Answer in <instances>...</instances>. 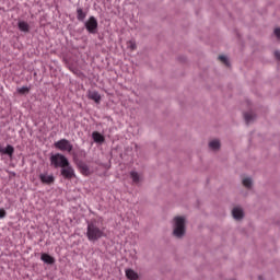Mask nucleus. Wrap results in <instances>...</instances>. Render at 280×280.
<instances>
[{
    "mask_svg": "<svg viewBox=\"0 0 280 280\" xmlns=\"http://www.w3.org/2000/svg\"><path fill=\"white\" fill-rule=\"evenodd\" d=\"M275 35L277 36V38H280V28L275 30Z\"/></svg>",
    "mask_w": 280,
    "mask_h": 280,
    "instance_id": "nucleus-23",
    "label": "nucleus"
},
{
    "mask_svg": "<svg viewBox=\"0 0 280 280\" xmlns=\"http://www.w3.org/2000/svg\"><path fill=\"white\" fill-rule=\"evenodd\" d=\"M5 211L3 209H0V218H5Z\"/></svg>",
    "mask_w": 280,
    "mask_h": 280,
    "instance_id": "nucleus-25",
    "label": "nucleus"
},
{
    "mask_svg": "<svg viewBox=\"0 0 280 280\" xmlns=\"http://www.w3.org/2000/svg\"><path fill=\"white\" fill-rule=\"evenodd\" d=\"M131 49H137V46L135 44H131Z\"/></svg>",
    "mask_w": 280,
    "mask_h": 280,
    "instance_id": "nucleus-26",
    "label": "nucleus"
},
{
    "mask_svg": "<svg viewBox=\"0 0 280 280\" xmlns=\"http://www.w3.org/2000/svg\"><path fill=\"white\" fill-rule=\"evenodd\" d=\"M275 57L277 60H280V51L279 50L275 51Z\"/></svg>",
    "mask_w": 280,
    "mask_h": 280,
    "instance_id": "nucleus-24",
    "label": "nucleus"
},
{
    "mask_svg": "<svg viewBox=\"0 0 280 280\" xmlns=\"http://www.w3.org/2000/svg\"><path fill=\"white\" fill-rule=\"evenodd\" d=\"M18 93H20V95H25V93H30V88L22 86V88L18 89Z\"/></svg>",
    "mask_w": 280,
    "mask_h": 280,
    "instance_id": "nucleus-21",
    "label": "nucleus"
},
{
    "mask_svg": "<svg viewBox=\"0 0 280 280\" xmlns=\"http://www.w3.org/2000/svg\"><path fill=\"white\" fill-rule=\"evenodd\" d=\"M39 180L43 185H54L56 183V177L52 174L40 173Z\"/></svg>",
    "mask_w": 280,
    "mask_h": 280,
    "instance_id": "nucleus-7",
    "label": "nucleus"
},
{
    "mask_svg": "<svg viewBox=\"0 0 280 280\" xmlns=\"http://www.w3.org/2000/svg\"><path fill=\"white\" fill-rule=\"evenodd\" d=\"M50 164L56 170H58V167H61V168L62 167H68L69 160L67 159V156H65V155H62L60 153H56V154L50 156Z\"/></svg>",
    "mask_w": 280,
    "mask_h": 280,
    "instance_id": "nucleus-3",
    "label": "nucleus"
},
{
    "mask_svg": "<svg viewBox=\"0 0 280 280\" xmlns=\"http://www.w3.org/2000/svg\"><path fill=\"white\" fill-rule=\"evenodd\" d=\"M77 19L78 21H84V19H86V12H84L82 8L77 9Z\"/></svg>",
    "mask_w": 280,
    "mask_h": 280,
    "instance_id": "nucleus-16",
    "label": "nucleus"
},
{
    "mask_svg": "<svg viewBox=\"0 0 280 280\" xmlns=\"http://www.w3.org/2000/svg\"><path fill=\"white\" fill-rule=\"evenodd\" d=\"M88 240L90 242H97L101 237H104V230L97 226V223L90 222L88 223V232H86Z\"/></svg>",
    "mask_w": 280,
    "mask_h": 280,
    "instance_id": "nucleus-1",
    "label": "nucleus"
},
{
    "mask_svg": "<svg viewBox=\"0 0 280 280\" xmlns=\"http://www.w3.org/2000/svg\"><path fill=\"white\" fill-rule=\"evenodd\" d=\"M88 97L89 100H93V102H95L96 104H100V102H102V95H100V93L95 91L89 92Z\"/></svg>",
    "mask_w": 280,
    "mask_h": 280,
    "instance_id": "nucleus-11",
    "label": "nucleus"
},
{
    "mask_svg": "<svg viewBox=\"0 0 280 280\" xmlns=\"http://www.w3.org/2000/svg\"><path fill=\"white\" fill-rule=\"evenodd\" d=\"M219 60H220V62L225 65V67H229V58H226V56H224V55L219 56Z\"/></svg>",
    "mask_w": 280,
    "mask_h": 280,
    "instance_id": "nucleus-22",
    "label": "nucleus"
},
{
    "mask_svg": "<svg viewBox=\"0 0 280 280\" xmlns=\"http://www.w3.org/2000/svg\"><path fill=\"white\" fill-rule=\"evenodd\" d=\"M55 148L57 150H60L61 152H72L73 151V144H71V141L67 139H61L57 142H55Z\"/></svg>",
    "mask_w": 280,
    "mask_h": 280,
    "instance_id": "nucleus-4",
    "label": "nucleus"
},
{
    "mask_svg": "<svg viewBox=\"0 0 280 280\" xmlns=\"http://www.w3.org/2000/svg\"><path fill=\"white\" fill-rule=\"evenodd\" d=\"M130 178L132 179V183H135V185H138L140 178L139 173L132 171L130 173Z\"/></svg>",
    "mask_w": 280,
    "mask_h": 280,
    "instance_id": "nucleus-18",
    "label": "nucleus"
},
{
    "mask_svg": "<svg viewBox=\"0 0 280 280\" xmlns=\"http://www.w3.org/2000/svg\"><path fill=\"white\" fill-rule=\"evenodd\" d=\"M125 272H126L127 279H129V280H137V279H139V275L135 270H132V269H127Z\"/></svg>",
    "mask_w": 280,
    "mask_h": 280,
    "instance_id": "nucleus-13",
    "label": "nucleus"
},
{
    "mask_svg": "<svg viewBox=\"0 0 280 280\" xmlns=\"http://www.w3.org/2000/svg\"><path fill=\"white\" fill-rule=\"evenodd\" d=\"M210 150H220V140H212L209 142Z\"/></svg>",
    "mask_w": 280,
    "mask_h": 280,
    "instance_id": "nucleus-17",
    "label": "nucleus"
},
{
    "mask_svg": "<svg viewBox=\"0 0 280 280\" xmlns=\"http://www.w3.org/2000/svg\"><path fill=\"white\" fill-rule=\"evenodd\" d=\"M18 27L20 32H25V33L30 32V24L25 21H20L18 23Z\"/></svg>",
    "mask_w": 280,
    "mask_h": 280,
    "instance_id": "nucleus-14",
    "label": "nucleus"
},
{
    "mask_svg": "<svg viewBox=\"0 0 280 280\" xmlns=\"http://www.w3.org/2000/svg\"><path fill=\"white\" fill-rule=\"evenodd\" d=\"M61 176H63V178H67L68 180H71V178L75 176V171L69 162L68 166L61 167Z\"/></svg>",
    "mask_w": 280,
    "mask_h": 280,
    "instance_id": "nucleus-6",
    "label": "nucleus"
},
{
    "mask_svg": "<svg viewBox=\"0 0 280 280\" xmlns=\"http://www.w3.org/2000/svg\"><path fill=\"white\" fill-rule=\"evenodd\" d=\"M92 138L94 139L95 143H104L105 139L104 136H102V133L94 131L92 133Z\"/></svg>",
    "mask_w": 280,
    "mask_h": 280,
    "instance_id": "nucleus-15",
    "label": "nucleus"
},
{
    "mask_svg": "<svg viewBox=\"0 0 280 280\" xmlns=\"http://www.w3.org/2000/svg\"><path fill=\"white\" fill-rule=\"evenodd\" d=\"M40 259H42V261H44V264H48V265H54V264H56V258H54L51 255H49V254H42V256H40Z\"/></svg>",
    "mask_w": 280,
    "mask_h": 280,
    "instance_id": "nucleus-8",
    "label": "nucleus"
},
{
    "mask_svg": "<svg viewBox=\"0 0 280 280\" xmlns=\"http://www.w3.org/2000/svg\"><path fill=\"white\" fill-rule=\"evenodd\" d=\"M232 215L234 220H242V218H244V210H242L240 207H236L232 210Z\"/></svg>",
    "mask_w": 280,
    "mask_h": 280,
    "instance_id": "nucleus-9",
    "label": "nucleus"
},
{
    "mask_svg": "<svg viewBox=\"0 0 280 280\" xmlns=\"http://www.w3.org/2000/svg\"><path fill=\"white\" fill-rule=\"evenodd\" d=\"M0 154H7L8 156L12 158V155L14 154V147H12L11 144L7 145L5 149H3L0 145Z\"/></svg>",
    "mask_w": 280,
    "mask_h": 280,
    "instance_id": "nucleus-10",
    "label": "nucleus"
},
{
    "mask_svg": "<svg viewBox=\"0 0 280 280\" xmlns=\"http://www.w3.org/2000/svg\"><path fill=\"white\" fill-rule=\"evenodd\" d=\"M243 185L247 189H250V187H253V179H250L249 177L244 178L243 179Z\"/></svg>",
    "mask_w": 280,
    "mask_h": 280,
    "instance_id": "nucleus-20",
    "label": "nucleus"
},
{
    "mask_svg": "<svg viewBox=\"0 0 280 280\" xmlns=\"http://www.w3.org/2000/svg\"><path fill=\"white\" fill-rule=\"evenodd\" d=\"M79 167L83 176H91V168H89V165H86L85 163H81Z\"/></svg>",
    "mask_w": 280,
    "mask_h": 280,
    "instance_id": "nucleus-12",
    "label": "nucleus"
},
{
    "mask_svg": "<svg viewBox=\"0 0 280 280\" xmlns=\"http://www.w3.org/2000/svg\"><path fill=\"white\" fill-rule=\"evenodd\" d=\"M244 119H245L246 124H250V121H253V119H255V114L254 113H245Z\"/></svg>",
    "mask_w": 280,
    "mask_h": 280,
    "instance_id": "nucleus-19",
    "label": "nucleus"
},
{
    "mask_svg": "<svg viewBox=\"0 0 280 280\" xmlns=\"http://www.w3.org/2000/svg\"><path fill=\"white\" fill-rule=\"evenodd\" d=\"M85 30L90 34H95V32H97V19H95V16L89 18V20L85 22Z\"/></svg>",
    "mask_w": 280,
    "mask_h": 280,
    "instance_id": "nucleus-5",
    "label": "nucleus"
},
{
    "mask_svg": "<svg viewBox=\"0 0 280 280\" xmlns=\"http://www.w3.org/2000/svg\"><path fill=\"white\" fill-rule=\"evenodd\" d=\"M173 234L175 237L179 238L185 235V219L183 217L174 218V230Z\"/></svg>",
    "mask_w": 280,
    "mask_h": 280,
    "instance_id": "nucleus-2",
    "label": "nucleus"
}]
</instances>
